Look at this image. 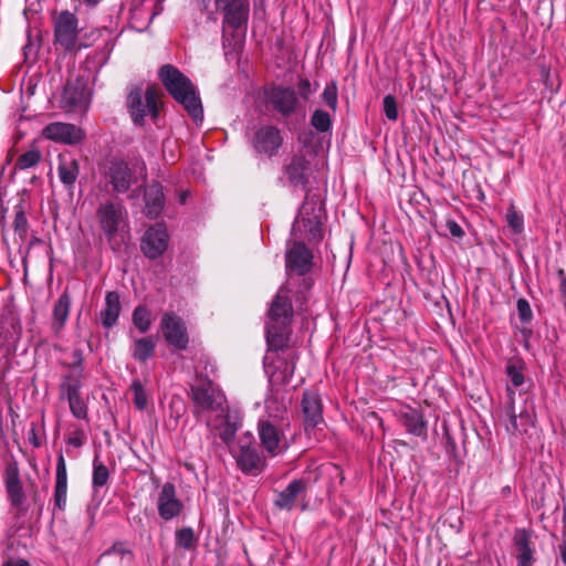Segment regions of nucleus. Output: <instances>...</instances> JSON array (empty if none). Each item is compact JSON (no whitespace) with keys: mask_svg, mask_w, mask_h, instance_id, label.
Wrapping results in <instances>:
<instances>
[{"mask_svg":"<svg viewBox=\"0 0 566 566\" xmlns=\"http://www.w3.org/2000/svg\"><path fill=\"white\" fill-rule=\"evenodd\" d=\"M293 306L289 291L281 287L268 311L265 338L269 350L263 359L264 370L274 385L287 384L293 377L295 361L293 353L285 350L291 334Z\"/></svg>","mask_w":566,"mask_h":566,"instance_id":"nucleus-1","label":"nucleus"},{"mask_svg":"<svg viewBox=\"0 0 566 566\" xmlns=\"http://www.w3.org/2000/svg\"><path fill=\"white\" fill-rule=\"evenodd\" d=\"M193 415L228 447L233 442L238 424L229 416L227 398L212 380L198 376L190 386Z\"/></svg>","mask_w":566,"mask_h":566,"instance_id":"nucleus-2","label":"nucleus"},{"mask_svg":"<svg viewBox=\"0 0 566 566\" xmlns=\"http://www.w3.org/2000/svg\"><path fill=\"white\" fill-rule=\"evenodd\" d=\"M159 78L168 93L185 107L197 124H200L203 119V108L192 82L171 64L160 67Z\"/></svg>","mask_w":566,"mask_h":566,"instance_id":"nucleus-3","label":"nucleus"},{"mask_svg":"<svg viewBox=\"0 0 566 566\" xmlns=\"http://www.w3.org/2000/svg\"><path fill=\"white\" fill-rule=\"evenodd\" d=\"M96 219L113 250H119L120 245L128 243L130 238L129 217L120 201L101 202L96 209Z\"/></svg>","mask_w":566,"mask_h":566,"instance_id":"nucleus-4","label":"nucleus"},{"mask_svg":"<svg viewBox=\"0 0 566 566\" xmlns=\"http://www.w3.org/2000/svg\"><path fill=\"white\" fill-rule=\"evenodd\" d=\"M160 91L148 85L145 90L140 86H133L127 95L126 105L135 126L143 127L149 118L156 123L159 117Z\"/></svg>","mask_w":566,"mask_h":566,"instance_id":"nucleus-5","label":"nucleus"},{"mask_svg":"<svg viewBox=\"0 0 566 566\" xmlns=\"http://www.w3.org/2000/svg\"><path fill=\"white\" fill-rule=\"evenodd\" d=\"M202 12H207L211 0H196ZM218 11L223 13V25L238 30L248 23L250 13L249 0H214Z\"/></svg>","mask_w":566,"mask_h":566,"instance_id":"nucleus-6","label":"nucleus"},{"mask_svg":"<svg viewBox=\"0 0 566 566\" xmlns=\"http://www.w3.org/2000/svg\"><path fill=\"white\" fill-rule=\"evenodd\" d=\"M283 426V422H277L276 420L262 419L259 421L261 444L272 457L284 452L287 448Z\"/></svg>","mask_w":566,"mask_h":566,"instance_id":"nucleus-7","label":"nucleus"},{"mask_svg":"<svg viewBox=\"0 0 566 566\" xmlns=\"http://www.w3.org/2000/svg\"><path fill=\"white\" fill-rule=\"evenodd\" d=\"M268 105L283 117L294 114L298 106V97L294 88L273 85L264 91Z\"/></svg>","mask_w":566,"mask_h":566,"instance_id":"nucleus-8","label":"nucleus"},{"mask_svg":"<svg viewBox=\"0 0 566 566\" xmlns=\"http://www.w3.org/2000/svg\"><path fill=\"white\" fill-rule=\"evenodd\" d=\"M21 337V324L10 307H6L0 313V349L7 354L13 353Z\"/></svg>","mask_w":566,"mask_h":566,"instance_id":"nucleus-9","label":"nucleus"},{"mask_svg":"<svg viewBox=\"0 0 566 566\" xmlns=\"http://www.w3.org/2000/svg\"><path fill=\"white\" fill-rule=\"evenodd\" d=\"M169 235L164 223L150 226L140 241V250L148 259L155 260L167 250Z\"/></svg>","mask_w":566,"mask_h":566,"instance_id":"nucleus-10","label":"nucleus"},{"mask_svg":"<svg viewBox=\"0 0 566 566\" xmlns=\"http://www.w3.org/2000/svg\"><path fill=\"white\" fill-rule=\"evenodd\" d=\"M78 20L70 11H62L54 20L55 41L66 51L73 50L78 35Z\"/></svg>","mask_w":566,"mask_h":566,"instance_id":"nucleus-11","label":"nucleus"},{"mask_svg":"<svg viewBox=\"0 0 566 566\" xmlns=\"http://www.w3.org/2000/svg\"><path fill=\"white\" fill-rule=\"evenodd\" d=\"M161 331L166 342L177 348L185 349L189 337L184 321L174 313H165L161 317Z\"/></svg>","mask_w":566,"mask_h":566,"instance_id":"nucleus-12","label":"nucleus"},{"mask_svg":"<svg viewBox=\"0 0 566 566\" xmlns=\"http://www.w3.org/2000/svg\"><path fill=\"white\" fill-rule=\"evenodd\" d=\"M184 510V503L177 496L176 486L166 482L163 484L157 497L158 515L164 521H171L179 516Z\"/></svg>","mask_w":566,"mask_h":566,"instance_id":"nucleus-13","label":"nucleus"},{"mask_svg":"<svg viewBox=\"0 0 566 566\" xmlns=\"http://www.w3.org/2000/svg\"><path fill=\"white\" fill-rule=\"evenodd\" d=\"M283 143L281 132L272 125L262 126L255 130L252 138V146L259 154L269 157L275 155Z\"/></svg>","mask_w":566,"mask_h":566,"instance_id":"nucleus-14","label":"nucleus"},{"mask_svg":"<svg viewBox=\"0 0 566 566\" xmlns=\"http://www.w3.org/2000/svg\"><path fill=\"white\" fill-rule=\"evenodd\" d=\"M43 136L46 139L55 143L74 145L84 138V133L81 128L70 123L54 122L48 124L43 128Z\"/></svg>","mask_w":566,"mask_h":566,"instance_id":"nucleus-15","label":"nucleus"},{"mask_svg":"<svg viewBox=\"0 0 566 566\" xmlns=\"http://www.w3.org/2000/svg\"><path fill=\"white\" fill-rule=\"evenodd\" d=\"M107 178L113 186V190L117 193L126 192L136 181L135 171L129 167L128 163L119 159L111 161Z\"/></svg>","mask_w":566,"mask_h":566,"instance_id":"nucleus-16","label":"nucleus"},{"mask_svg":"<svg viewBox=\"0 0 566 566\" xmlns=\"http://www.w3.org/2000/svg\"><path fill=\"white\" fill-rule=\"evenodd\" d=\"M301 406L306 432L323 424V405L316 391H305Z\"/></svg>","mask_w":566,"mask_h":566,"instance_id":"nucleus-17","label":"nucleus"},{"mask_svg":"<svg viewBox=\"0 0 566 566\" xmlns=\"http://www.w3.org/2000/svg\"><path fill=\"white\" fill-rule=\"evenodd\" d=\"M507 392L510 401L506 407L509 418V422L505 424L506 431L510 433H525L528 428L534 426V412L525 408L517 415L514 406V391L510 386H507Z\"/></svg>","mask_w":566,"mask_h":566,"instance_id":"nucleus-18","label":"nucleus"},{"mask_svg":"<svg viewBox=\"0 0 566 566\" xmlns=\"http://www.w3.org/2000/svg\"><path fill=\"white\" fill-rule=\"evenodd\" d=\"M76 356L77 360L73 364L70 371L63 376L60 385V398L63 400L82 396L81 390L84 379L82 355L81 353H77Z\"/></svg>","mask_w":566,"mask_h":566,"instance_id":"nucleus-19","label":"nucleus"},{"mask_svg":"<svg viewBox=\"0 0 566 566\" xmlns=\"http://www.w3.org/2000/svg\"><path fill=\"white\" fill-rule=\"evenodd\" d=\"M312 252L303 242H294L286 251V270L297 274H305L312 265Z\"/></svg>","mask_w":566,"mask_h":566,"instance_id":"nucleus-20","label":"nucleus"},{"mask_svg":"<svg viewBox=\"0 0 566 566\" xmlns=\"http://www.w3.org/2000/svg\"><path fill=\"white\" fill-rule=\"evenodd\" d=\"M237 462L243 473L258 474L265 465L264 458L255 447L250 446V440L245 443L240 442V452L237 455Z\"/></svg>","mask_w":566,"mask_h":566,"instance_id":"nucleus-21","label":"nucleus"},{"mask_svg":"<svg viewBox=\"0 0 566 566\" xmlns=\"http://www.w3.org/2000/svg\"><path fill=\"white\" fill-rule=\"evenodd\" d=\"M78 175V160L71 153H61L57 156V176L64 188L72 191Z\"/></svg>","mask_w":566,"mask_h":566,"instance_id":"nucleus-22","label":"nucleus"},{"mask_svg":"<svg viewBox=\"0 0 566 566\" xmlns=\"http://www.w3.org/2000/svg\"><path fill=\"white\" fill-rule=\"evenodd\" d=\"M307 483L304 480L295 479L283 491L277 493L274 504L281 510L291 511L298 499L305 497Z\"/></svg>","mask_w":566,"mask_h":566,"instance_id":"nucleus-23","label":"nucleus"},{"mask_svg":"<svg viewBox=\"0 0 566 566\" xmlns=\"http://www.w3.org/2000/svg\"><path fill=\"white\" fill-rule=\"evenodd\" d=\"M307 169L308 161L306 158L301 155H295L291 158L290 163L284 166V175L292 187L305 189L308 181Z\"/></svg>","mask_w":566,"mask_h":566,"instance_id":"nucleus-24","label":"nucleus"},{"mask_svg":"<svg viewBox=\"0 0 566 566\" xmlns=\"http://www.w3.org/2000/svg\"><path fill=\"white\" fill-rule=\"evenodd\" d=\"M398 421L409 434L423 439L427 437V421L419 410L410 407L401 409L398 413Z\"/></svg>","mask_w":566,"mask_h":566,"instance_id":"nucleus-25","label":"nucleus"},{"mask_svg":"<svg viewBox=\"0 0 566 566\" xmlns=\"http://www.w3.org/2000/svg\"><path fill=\"white\" fill-rule=\"evenodd\" d=\"M144 213L146 217L149 219H156L159 217L165 205L163 186L159 182H153L147 186L144 192Z\"/></svg>","mask_w":566,"mask_h":566,"instance_id":"nucleus-26","label":"nucleus"},{"mask_svg":"<svg viewBox=\"0 0 566 566\" xmlns=\"http://www.w3.org/2000/svg\"><path fill=\"white\" fill-rule=\"evenodd\" d=\"M67 496V472L66 463L62 453L56 459L54 502L59 510H64Z\"/></svg>","mask_w":566,"mask_h":566,"instance_id":"nucleus-27","label":"nucleus"},{"mask_svg":"<svg viewBox=\"0 0 566 566\" xmlns=\"http://www.w3.org/2000/svg\"><path fill=\"white\" fill-rule=\"evenodd\" d=\"M120 314V300L117 292H107L105 296V306L101 312V319L104 327L116 325Z\"/></svg>","mask_w":566,"mask_h":566,"instance_id":"nucleus-28","label":"nucleus"},{"mask_svg":"<svg viewBox=\"0 0 566 566\" xmlns=\"http://www.w3.org/2000/svg\"><path fill=\"white\" fill-rule=\"evenodd\" d=\"M514 544L518 551L517 566H531L533 549L530 545V534L526 530H517L514 535Z\"/></svg>","mask_w":566,"mask_h":566,"instance_id":"nucleus-29","label":"nucleus"},{"mask_svg":"<svg viewBox=\"0 0 566 566\" xmlns=\"http://www.w3.org/2000/svg\"><path fill=\"white\" fill-rule=\"evenodd\" d=\"M304 209L305 207L302 208V210ZM302 213L303 211H301L300 214L296 217L292 227V231L296 233L297 231H301V228L303 227L308 232L307 239L310 241H319L322 239L321 222L317 220L316 217L308 218L307 220H305L302 217Z\"/></svg>","mask_w":566,"mask_h":566,"instance_id":"nucleus-30","label":"nucleus"},{"mask_svg":"<svg viewBox=\"0 0 566 566\" xmlns=\"http://www.w3.org/2000/svg\"><path fill=\"white\" fill-rule=\"evenodd\" d=\"M71 306V297L64 292L55 302L53 307V328L59 332L65 324Z\"/></svg>","mask_w":566,"mask_h":566,"instance_id":"nucleus-31","label":"nucleus"},{"mask_svg":"<svg viewBox=\"0 0 566 566\" xmlns=\"http://www.w3.org/2000/svg\"><path fill=\"white\" fill-rule=\"evenodd\" d=\"M156 343L153 337L135 339L132 347V355L138 361H146L155 352Z\"/></svg>","mask_w":566,"mask_h":566,"instance_id":"nucleus-32","label":"nucleus"},{"mask_svg":"<svg viewBox=\"0 0 566 566\" xmlns=\"http://www.w3.org/2000/svg\"><path fill=\"white\" fill-rule=\"evenodd\" d=\"M133 324L142 333L145 334L151 326V313L143 305L137 306L133 312Z\"/></svg>","mask_w":566,"mask_h":566,"instance_id":"nucleus-33","label":"nucleus"},{"mask_svg":"<svg viewBox=\"0 0 566 566\" xmlns=\"http://www.w3.org/2000/svg\"><path fill=\"white\" fill-rule=\"evenodd\" d=\"M109 478V472L106 465L98 459V457H95L93 460V476H92V484L94 489L102 488L106 485Z\"/></svg>","mask_w":566,"mask_h":566,"instance_id":"nucleus-34","label":"nucleus"},{"mask_svg":"<svg viewBox=\"0 0 566 566\" xmlns=\"http://www.w3.org/2000/svg\"><path fill=\"white\" fill-rule=\"evenodd\" d=\"M41 160V153L36 148L29 149L20 155L14 164V169L25 170L36 166Z\"/></svg>","mask_w":566,"mask_h":566,"instance_id":"nucleus-35","label":"nucleus"},{"mask_svg":"<svg viewBox=\"0 0 566 566\" xmlns=\"http://www.w3.org/2000/svg\"><path fill=\"white\" fill-rule=\"evenodd\" d=\"M72 416L78 420L88 419V406L87 399L82 396L73 397L66 400Z\"/></svg>","mask_w":566,"mask_h":566,"instance_id":"nucleus-36","label":"nucleus"},{"mask_svg":"<svg viewBox=\"0 0 566 566\" xmlns=\"http://www.w3.org/2000/svg\"><path fill=\"white\" fill-rule=\"evenodd\" d=\"M311 125L318 133H327L332 128L331 115L323 109H316L311 116Z\"/></svg>","mask_w":566,"mask_h":566,"instance_id":"nucleus-37","label":"nucleus"},{"mask_svg":"<svg viewBox=\"0 0 566 566\" xmlns=\"http://www.w3.org/2000/svg\"><path fill=\"white\" fill-rule=\"evenodd\" d=\"M505 220L514 233L520 234L524 231V217L515 209L513 203L507 209Z\"/></svg>","mask_w":566,"mask_h":566,"instance_id":"nucleus-38","label":"nucleus"},{"mask_svg":"<svg viewBox=\"0 0 566 566\" xmlns=\"http://www.w3.org/2000/svg\"><path fill=\"white\" fill-rule=\"evenodd\" d=\"M195 532L191 527H184L176 532L177 546L188 551L195 545Z\"/></svg>","mask_w":566,"mask_h":566,"instance_id":"nucleus-39","label":"nucleus"},{"mask_svg":"<svg viewBox=\"0 0 566 566\" xmlns=\"http://www.w3.org/2000/svg\"><path fill=\"white\" fill-rule=\"evenodd\" d=\"M134 405L137 409L144 410L147 407V395L140 380H133L130 385Z\"/></svg>","mask_w":566,"mask_h":566,"instance_id":"nucleus-40","label":"nucleus"},{"mask_svg":"<svg viewBox=\"0 0 566 566\" xmlns=\"http://www.w3.org/2000/svg\"><path fill=\"white\" fill-rule=\"evenodd\" d=\"M506 376L514 387H520L524 384L525 377L523 374V367L513 363L506 366Z\"/></svg>","mask_w":566,"mask_h":566,"instance_id":"nucleus-41","label":"nucleus"},{"mask_svg":"<svg viewBox=\"0 0 566 566\" xmlns=\"http://www.w3.org/2000/svg\"><path fill=\"white\" fill-rule=\"evenodd\" d=\"M382 111H384V114L385 116L389 119V120H397L398 119V105H397V101H396V97L391 94H388L384 97L382 99Z\"/></svg>","mask_w":566,"mask_h":566,"instance_id":"nucleus-42","label":"nucleus"},{"mask_svg":"<svg viewBox=\"0 0 566 566\" xmlns=\"http://www.w3.org/2000/svg\"><path fill=\"white\" fill-rule=\"evenodd\" d=\"M7 492L13 505H20L22 503L23 492L18 480L10 479L7 482Z\"/></svg>","mask_w":566,"mask_h":566,"instance_id":"nucleus-43","label":"nucleus"},{"mask_svg":"<svg viewBox=\"0 0 566 566\" xmlns=\"http://www.w3.org/2000/svg\"><path fill=\"white\" fill-rule=\"evenodd\" d=\"M322 98L325 104L331 107L333 111L337 108V86L335 83H331L325 86Z\"/></svg>","mask_w":566,"mask_h":566,"instance_id":"nucleus-44","label":"nucleus"},{"mask_svg":"<svg viewBox=\"0 0 566 566\" xmlns=\"http://www.w3.org/2000/svg\"><path fill=\"white\" fill-rule=\"evenodd\" d=\"M517 314L522 323H528L533 317V312L530 303L525 298L517 300L516 303Z\"/></svg>","mask_w":566,"mask_h":566,"instance_id":"nucleus-45","label":"nucleus"},{"mask_svg":"<svg viewBox=\"0 0 566 566\" xmlns=\"http://www.w3.org/2000/svg\"><path fill=\"white\" fill-rule=\"evenodd\" d=\"M86 441L85 431L81 428H74L67 436L66 442L67 444L81 448Z\"/></svg>","mask_w":566,"mask_h":566,"instance_id":"nucleus-46","label":"nucleus"},{"mask_svg":"<svg viewBox=\"0 0 566 566\" xmlns=\"http://www.w3.org/2000/svg\"><path fill=\"white\" fill-rule=\"evenodd\" d=\"M130 555L132 552L125 547L123 543H115L109 549L104 553V556L108 555Z\"/></svg>","mask_w":566,"mask_h":566,"instance_id":"nucleus-47","label":"nucleus"},{"mask_svg":"<svg viewBox=\"0 0 566 566\" xmlns=\"http://www.w3.org/2000/svg\"><path fill=\"white\" fill-rule=\"evenodd\" d=\"M447 228L450 232V234L453 237V238H458V239H461L463 235H464V231L463 229L461 228V226L455 222L454 220H449L447 222Z\"/></svg>","mask_w":566,"mask_h":566,"instance_id":"nucleus-48","label":"nucleus"},{"mask_svg":"<svg viewBox=\"0 0 566 566\" xmlns=\"http://www.w3.org/2000/svg\"><path fill=\"white\" fill-rule=\"evenodd\" d=\"M14 226L17 230H25L27 218L23 212H18L14 220Z\"/></svg>","mask_w":566,"mask_h":566,"instance_id":"nucleus-49","label":"nucleus"},{"mask_svg":"<svg viewBox=\"0 0 566 566\" xmlns=\"http://www.w3.org/2000/svg\"><path fill=\"white\" fill-rule=\"evenodd\" d=\"M298 87L302 92V95L304 98H307L310 92H311V83L307 78H302L300 81Z\"/></svg>","mask_w":566,"mask_h":566,"instance_id":"nucleus-50","label":"nucleus"},{"mask_svg":"<svg viewBox=\"0 0 566 566\" xmlns=\"http://www.w3.org/2000/svg\"><path fill=\"white\" fill-rule=\"evenodd\" d=\"M2 566H29V564L23 559L18 560H8L2 564Z\"/></svg>","mask_w":566,"mask_h":566,"instance_id":"nucleus-51","label":"nucleus"},{"mask_svg":"<svg viewBox=\"0 0 566 566\" xmlns=\"http://www.w3.org/2000/svg\"><path fill=\"white\" fill-rule=\"evenodd\" d=\"M559 549L562 562L566 565V538L563 541Z\"/></svg>","mask_w":566,"mask_h":566,"instance_id":"nucleus-52","label":"nucleus"},{"mask_svg":"<svg viewBox=\"0 0 566 566\" xmlns=\"http://www.w3.org/2000/svg\"><path fill=\"white\" fill-rule=\"evenodd\" d=\"M99 0H83V3L90 8L93 9L98 4Z\"/></svg>","mask_w":566,"mask_h":566,"instance_id":"nucleus-53","label":"nucleus"},{"mask_svg":"<svg viewBox=\"0 0 566 566\" xmlns=\"http://www.w3.org/2000/svg\"><path fill=\"white\" fill-rule=\"evenodd\" d=\"M187 196H188V192H182L181 193V196H180V202L181 203H185Z\"/></svg>","mask_w":566,"mask_h":566,"instance_id":"nucleus-54","label":"nucleus"},{"mask_svg":"<svg viewBox=\"0 0 566 566\" xmlns=\"http://www.w3.org/2000/svg\"><path fill=\"white\" fill-rule=\"evenodd\" d=\"M557 275L559 276V279H560V280H562L563 277H566V276H565V272H564V270H562V269H560V270H558Z\"/></svg>","mask_w":566,"mask_h":566,"instance_id":"nucleus-55","label":"nucleus"},{"mask_svg":"<svg viewBox=\"0 0 566 566\" xmlns=\"http://www.w3.org/2000/svg\"><path fill=\"white\" fill-rule=\"evenodd\" d=\"M70 87H66L64 91V98L69 101Z\"/></svg>","mask_w":566,"mask_h":566,"instance_id":"nucleus-56","label":"nucleus"},{"mask_svg":"<svg viewBox=\"0 0 566 566\" xmlns=\"http://www.w3.org/2000/svg\"><path fill=\"white\" fill-rule=\"evenodd\" d=\"M548 73H549V72H548V70H547V69H545V67H543V69H542V75H543V76L547 77V76H548Z\"/></svg>","mask_w":566,"mask_h":566,"instance_id":"nucleus-57","label":"nucleus"}]
</instances>
